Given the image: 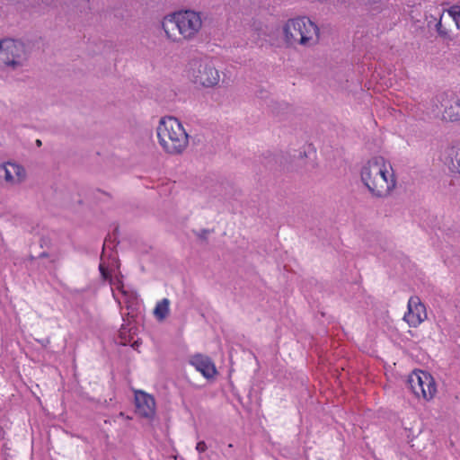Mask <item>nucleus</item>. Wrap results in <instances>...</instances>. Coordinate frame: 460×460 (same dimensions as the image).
Listing matches in <instances>:
<instances>
[{
  "label": "nucleus",
  "mask_w": 460,
  "mask_h": 460,
  "mask_svg": "<svg viewBox=\"0 0 460 460\" xmlns=\"http://www.w3.org/2000/svg\"><path fill=\"white\" fill-rule=\"evenodd\" d=\"M361 180L376 197L385 198L396 187V178L389 162L383 157H374L361 169Z\"/></svg>",
  "instance_id": "f257e3e1"
},
{
  "label": "nucleus",
  "mask_w": 460,
  "mask_h": 460,
  "mask_svg": "<svg viewBox=\"0 0 460 460\" xmlns=\"http://www.w3.org/2000/svg\"><path fill=\"white\" fill-rule=\"evenodd\" d=\"M168 40L181 43L193 40L202 27L199 13L182 10L165 15L161 22Z\"/></svg>",
  "instance_id": "f03ea898"
},
{
  "label": "nucleus",
  "mask_w": 460,
  "mask_h": 460,
  "mask_svg": "<svg viewBox=\"0 0 460 460\" xmlns=\"http://www.w3.org/2000/svg\"><path fill=\"white\" fill-rule=\"evenodd\" d=\"M156 131L158 142L167 154L180 155L188 146L189 136L174 117L162 118Z\"/></svg>",
  "instance_id": "7ed1b4c3"
},
{
  "label": "nucleus",
  "mask_w": 460,
  "mask_h": 460,
  "mask_svg": "<svg viewBox=\"0 0 460 460\" xmlns=\"http://www.w3.org/2000/svg\"><path fill=\"white\" fill-rule=\"evenodd\" d=\"M287 44L290 46H313L319 39L318 27L306 17L289 19L283 27Z\"/></svg>",
  "instance_id": "20e7f679"
},
{
  "label": "nucleus",
  "mask_w": 460,
  "mask_h": 460,
  "mask_svg": "<svg viewBox=\"0 0 460 460\" xmlns=\"http://www.w3.org/2000/svg\"><path fill=\"white\" fill-rule=\"evenodd\" d=\"M189 78L202 87H213L219 82L220 75L217 69L208 62L193 60L190 63L188 70Z\"/></svg>",
  "instance_id": "39448f33"
},
{
  "label": "nucleus",
  "mask_w": 460,
  "mask_h": 460,
  "mask_svg": "<svg viewBox=\"0 0 460 460\" xmlns=\"http://www.w3.org/2000/svg\"><path fill=\"white\" fill-rule=\"evenodd\" d=\"M410 387L417 398L430 401L437 394V385L433 376L423 370H414L408 378Z\"/></svg>",
  "instance_id": "423d86ee"
},
{
  "label": "nucleus",
  "mask_w": 460,
  "mask_h": 460,
  "mask_svg": "<svg viewBox=\"0 0 460 460\" xmlns=\"http://www.w3.org/2000/svg\"><path fill=\"white\" fill-rule=\"evenodd\" d=\"M25 60V49L22 43L13 40L0 41V66L13 69L22 66Z\"/></svg>",
  "instance_id": "0eeeda50"
},
{
  "label": "nucleus",
  "mask_w": 460,
  "mask_h": 460,
  "mask_svg": "<svg viewBox=\"0 0 460 460\" xmlns=\"http://www.w3.org/2000/svg\"><path fill=\"white\" fill-rule=\"evenodd\" d=\"M426 319L427 311L425 305L421 303L419 296H411L408 301L407 312L404 314L403 320L410 327L416 328Z\"/></svg>",
  "instance_id": "6e6552de"
},
{
  "label": "nucleus",
  "mask_w": 460,
  "mask_h": 460,
  "mask_svg": "<svg viewBox=\"0 0 460 460\" xmlns=\"http://www.w3.org/2000/svg\"><path fill=\"white\" fill-rule=\"evenodd\" d=\"M25 170L19 164L5 163L0 165V183L19 184L25 179Z\"/></svg>",
  "instance_id": "1a4fd4ad"
},
{
  "label": "nucleus",
  "mask_w": 460,
  "mask_h": 460,
  "mask_svg": "<svg viewBox=\"0 0 460 460\" xmlns=\"http://www.w3.org/2000/svg\"><path fill=\"white\" fill-rule=\"evenodd\" d=\"M135 406L136 412L143 418L152 419L155 415V398L144 391H135Z\"/></svg>",
  "instance_id": "9d476101"
},
{
  "label": "nucleus",
  "mask_w": 460,
  "mask_h": 460,
  "mask_svg": "<svg viewBox=\"0 0 460 460\" xmlns=\"http://www.w3.org/2000/svg\"><path fill=\"white\" fill-rule=\"evenodd\" d=\"M441 105L444 108L442 119L450 122L460 121V99L456 95L441 96Z\"/></svg>",
  "instance_id": "9b49d317"
},
{
  "label": "nucleus",
  "mask_w": 460,
  "mask_h": 460,
  "mask_svg": "<svg viewBox=\"0 0 460 460\" xmlns=\"http://www.w3.org/2000/svg\"><path fill=\"white\" fill-rule=\"evenodd\" d=\"M190 364L206 378H212L217 374L216 366L210 358L202 354L193 355Z\"/></svg>",
  "instance_id": "f8f14e48"
},
{
  "label": "nucleus",
  "mask_w": 460,
  "mask_h": 460,
  "mask_svg": "<svg viewBox=\"0 0 460 460\" xmlns=\"http://www.w3.org/2000/svg\"><path fill=\"white\" fill-rule=\"evenodd\" d=\"M447 163L452 172L460 173V144L447 149Z\"/></svg>",
  "instance_id": "ddd939ff"
},
{
  "label": "nucleus",
  "mask_w": 460,
  "mask_h": 460,
  "mask_svg": "<svg viewBox=\"0 0 460 460\" xmlns=\"http://www.w3.org/2000/svg\"><path fill=\"white\" fill-rule=\"evenodd\" d=\"M169 299L164 298L161 301H159L154 309V314L156 317V319H158L159 321L164 320L169 314Z\"/></svg>",
  "instance_id": "4468645a"
},
{
  "label": "nucleus",
  "mask_w": 460,
  "mask_h": 460,
  "mask_svg": "<svg viewBox=\"0 0 460 460\" xmlns=\"http://www.w3.org/2000/svg\"><path fill=\"white\" fill-rule=\"evenodd\" d=\"M448 14L454 22H456V27L460 30V5H453L448 11Z\"/></svg>",
  "instance_id": "2eb2a0df"
},
{
  "label": "nucleus",
  "mask_w": 460,
  "mask_h": 460,
  "mask_svg": "<svg viewBox=\"0 0 460 460\" xmlns=\"http://www.w3.org/2000/svg\"><path fill=\"white\" fill-rule=\"evenodd\" d=\"M437 31L438 34L444 38L448 37L447 31L443 27L441 20L437 23Z\"/></svg>",
  "instance_id": "dca6fc26"
},
{
  "label": "nucleus",
  "mask_w": 460,
  "mask_h": 460,
  "mask_svg": "<svg viewBox=\"0 0 460 460\" xmlns=\"http://www.w3.org/2000/svg\"><path fill=\"white\" fill-rule=\"evenodd\" d=\"M208 449L207 444L204 441H199L196 445V450L199 453H204Z\"/></svg>",
  "instance_id": "f3484780"
},
{
  "label": "nucleus",
  "mask_w": 460,
  "mask_h": 460,
  "mask_svg": "<svg viewBox=\"0 0 460 460\" xmlns=\"http://www.w3.org/2000/svg\"><path fill=\"white\" fill-rule=\"evenodd\" d=\"M100 270L102 272V275L106 279L107 278V274H106V271L104 270V267L102 264L100 265Z\"/></svg>",
  "instance_id": "a211bd4d"
},
{
  "label": "nucleus",
  "mask_w": 460,
  "mask_h": 460,
  "mask_svg": "<svg viewBox=\"0 0 460 460\" xmlns=\"http://www.w3.org/2000/svg\"><path fill=\"white\" fill-rule=\"evenodd\" d=\"M100 270L102 272V275L106 279L107 278V274H106V271L104 270V267L102 264L100 265Z\"/></svg>",
  "instance_id": "6ab92c4d"
},
{
  "label": "nucleus",
  "mask_w": 460,
  "mask_h": 460,
  "mask_svg": "<svg viewBox=\"0 0 460 460\" xmlns=\"http://www.w3.org/2000/svg\"><path fill=\"white\" fill-rule=\"evenodd\" d=\"M36 144L38 146H41V141L40 139H37L36 140Z\"/></svg>",
  "instance_id": "aec40b11"
},
{
  "label": "nucleus",
  "mask_w": 460,
  "mask_h": 460,
  "mask_svg": "<svg viewBox=\"0 0 460 460\" xmlns=\"http://www.w3.org/2000/svg\"><path fill=\"white\" fill-rule=\"evenodd\" d=\"M47 256H48V254H47L46 252H42V253L40 255V258L47 257Z\"/></svg>",
  "instance_id": "412c9836"
}]
</instances>
